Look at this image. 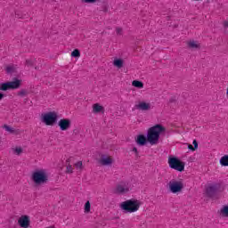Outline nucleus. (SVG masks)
Wrapping results in <instances>:
<instances>
[{
    "mask_svg": "<svg viewBox=\"0 0 228 228\" xmlns=\"http://www.w3.org/2000/svg\"><path fill=\"white\" fill-rule=\"evenodd\" d=\"M167 133V127L161 124H156L151 126L147 131V135L139 134L135 138V142L143 147L149 142L150 145H158L159 143V137Z\"/></svg>",
    "mask_w": 228,
    "mask_h": 228,
    "instance_id": "obj_1",
    "label": "nucleus"
},
{
    "mask_svg": "<svg viewBox=\"0 0 228 228\" xmlns=\"http://www.w3.org/2000/svg\"><path fill=\"white\" fill-rule=\"evenodd\" d=\"M17 70V67H15L14 65H8L5 67V71L7 72V74H13V72H15Z\"/></svg>",
    "mask_w": 228,
    "mask_h": 228,
    "instance_id": "obj_20",
    "label": "nucleus"
},
{
    "mask_svg": "<svg viewBox=\"0 0 228 228\" xmlns=\"http://www.w3.org/2000/svg\"><path fill=\"white\" fill-rule=\"evenodd\" d=\"M187 45L190 49H200V43H199V41H195V40H189L187 42Z\"/></svg>",
    "mask_w": 228,
    "mask_h": 228,
    "instance_id": "obj_15",
    "label": "nucleus"
},
{
    "mask_svg": "<svg viewBox=\"0 0 228 228\" xmlns=\"http://www.w3.org/2000/svg\"><path fill=\"white\" fill-rule=\"evenodd\" d=\"M192 145H194V149L197 151V149H199V142H197V140H194L192 142Z\"/></svg>",
    "mask_w": 228,
    "mask_h": 228,
    "instance_id": "obj_29",
    "label": "nucleus"
},
{
    "mask_svg": "<svg viewBox=\"0 0 228 228\" xmlns=\"http://www.w3.org/2000/svg\"><path fill=\"white\" fill-rule=\"evenodd\" d=\"M169 168L176 170V172H184V162L175 157H169L167 159Z\"/></svg>",
    "mask_w": 228,
    "mask_h": 228,
    "instance_id": "obj_6",
    "label": "nucleus"
},
{
    "mask_svg": "<svg viewBox=\"0 0 228 228\" xmlns=\"http://www.w3.org/2000/svg\"><path fill=\"white\" fill-rule=\"evenodd\" d=\"M132 86H134V88H143V82L139 80H134L132 82Z\"/></svg>",
    "mask_w": 228,
    "mask_h": 228,
    "instance_id": "obj_22",
    "label": "nucleus"
},
{
    "mask_svg": "<svg viewBox=\"0 0 228 228\" xmlns=\"http://www.w3.org/2000/svg\"><path fill=\"white\" fill-rule=\"evenodd\" d=\"M167 188L173 195H179L184 190V181L183 179H172L167 183Z\"/></svg>",
    "mask_w": 228,
    "mask_h": 228,
    "instance_id": "obj_4",
    "label": "nucleus"
},
{
    "mask_svg": "<svg viewBox=\"0 0 228 228\" xmlns=\"http://www.w3.org/2000/svg\"><path fill=\"white\" fill-rule=\"evenodd\" d=\"M112 65L116 69H124V66L126 65V61L123 58L115 57L112 61Z\"/></svg>",
    "mask_w": 228,
    "mask_h": 228,
    "instance_id": "obj_12",
    "label": "nucleus"
},
{
    "mask_svg": "<svg viewBox=\"0 0 228 228\" xmlns=\"http://www.w3.org/2000/svg\"><path fill=\"white\" fill-rule=\"evenodd\" d=\"M98 163L102 165V167H111V165H113V158L108 155H102Z\"/></svg>",
    "mask_w": 228,
    "mask_h": 228,
    "instance_id": "obj_11",
    "label": "nucleus"
},
{
    "mask_svg": "<svg viewBox=\"0 0 228 228\" xmlns=\"http://www.w3.org/2000/svg\"><path fill=\"white\" fill-rule=\"evenodd\" d=\"M132 152H134L135 156H138V148L137 147L132 148Z\"/></svg>",
    "mask_w": 228,
    "mask_h": 228,
    "instance_id": "obj_30",
    "label": "nucleus"
},
{
    "mask_svg": "<svg viewBox=\"0 0 228 228\" xmlns=\"http://www.w3.org/2000/svg\"><path fill=\"white\" fill-rule=\"evenodd\" d=\"M218 215L221 218H228V204L224 205L219 210Z\"/></svg>",
    "mask_w": 228,
    "mask_h": 228,
    "instance_id": "obj_14",
    "label": "nucleus"
},
{
    "mask_svg": "<svg viewBox=\"0 0 228 228\" xmlns=\"http://www.w3.org/2000/svg\"><path fill=\"white\" fill-rule=\"evenodd\" d=\"M207 194L208 195V197H211L213 195V193H215L216 191V185L215 184H211V185H208L207 187Z\"/></svg>",
    "mask_w": 228,
    "mask_h": 228,
    "instance_id": "obj_17",
    "label": "nucleus"
},
{
    "mask_svg": "<svg viewBox=\"0 0 228 228\" xmlns=\"http://www.w3.org/2000/svg\"><path fill=\"white\" fill-rule=\"evenodd\" d=\"M58 112L55 110L44 112L40 116V120L45 126H54L58 122Z\"/></svg>",
    "mask_w": 228,
    "mask_h": 228,
    "instance_id": "obj_5",
    "label": "nucleus"
},
{
    "mask_svg": "<svg viewBox=\"0 0 228 228\" xmlns=\"http://www.w3.org/2000/svg\"><path fill=\"white\" fill-rule=\"evenodd\" d=\"M17 224L20 228H29L31 227V216L23 214L17 218Z\"/></svg>",
    "mask_w": 228,
    "mask_h": 228,
    "instance_id": "obj_8",
    "label": "nucleus"
},
{
    "mask_svg": "<svg viewBox=\"0 0 228 228\" xmlns=\"http://www.w3.org/2000/svg\"><path fill=\"white\" fill-rule=\"evenodd\" d=\"M142 206V201L137 199L126 200L120 203L119 208L123 213H136Z\"/></svg>",
    "mask_w": 228,
    "mask_h": 228,
    "instance_id": "obj_3",
    "label": "nucleus"
},
{
    "mask_svg": "<svg viewBox=\"0 0 228 228\" xmlns=\"http://www.w3.org/2000/svg\"><path fill=\"white\" fill-rule=\"evenodd\" d=\"M81 57V52H79L78 49H75L71 52V58H80Z\"/></svg>",
    "mask_w": 228,
    "mask_h": 228,
    "instance_id": "obj_24",
    "label": "nucleus"
},
{
    "mask_svg": "<svg viewBox=\"0 0 228 228\" xmlns=\"http://www.w3.org/2000/svg\"><path fill=\"white\" fill-rule=\"evenodd\" d=\"M4 99V94L0 93V101H3Z\"/></svg>",
    "mask_w": 228,
    "mask_h": 228,
    "instance_id": "obj_32",
    "label": "nucleus"
},
{
    "mask_svg": "<svg viewBox=\"0 0 228 228\" xmlns=\"http://www.w3.org/2000/svg\"><path fill=\"white\" fill-rule=\"evenodd\" d=\"M90 209H92V204H90V201H86L84 205V213H90Z\"/></svg>",
    "mask_w": 228,
    "mask_h": 228,
    "instance_id": "obj_23",
    "label": "nucleus"
},
{
    "mask_svg": "<svg viewBox=\"0 0 228 228\" xmlns=\"http://www.w3.org/2000/svg\"><path fill=\"white\" fill-rule=\"evenodd\" d=\"M12 152L15 156H20V154H22V152H24V150L20 146H15L13 148H12Z\"/></svg>",
    "mask_w": 228,
    "mask_h": 228,
    "instance_id": "obj_18",
    "label": "nucleus"
},
{
    "mask_svg": "<svg viewBox=\"0 0 228 228\" xmlns=\"http://www.w3.org/2000/svg\"><path fill=\"white\" fill-rule=\"evenodd\" d=\"M27 65H30L29 61H27Z\"/></svg>",
    "mask_w": 228,
    "mask_h": 228,
    "instance_id": "obj_33",
    "label": "nucleus"
},
{
    "mask_svg": "<svg viewBox=\"0 0 228 228\" xmlns=\"http://www.w3.org/2000/svg\"><path fill=\"white\" fill-rule=\"evenodd\" d=\"M74 167L79 172H82L83 168H85V166H83V161H81V160L75 162Z\"/></svg>",
    "mask_w": 228,
    "mask_h": 228,
    "instance_id": "obj_21",
    "label": "nucleus"
},
{
    "mask_svg": "<svg viewBox=\"0 0 228 228\" xmlns=\"http://www.w3.org/2000/svg\"><path fill=\"white\" fill-rule=\"evenodd\" d=\"M3 127L5 131H7V133H12V134L15 133V129L8 125H4Z\"/></svg>",
    "mask_w": 228,
    "mask_h": 228,
    "instance_id": "obj_25",
    "label": "nucleus"
},
{
    "mask_svg": "<svg viewBox=\"0 0 228 228\" xmlns=\"http://www.w3.org/2000/svg\"><path fill=\"white\" fill-rule=\"evenodd\" d=\"M93 113H104V108L101 103L93 104Z\"/></svg>",
    "mask_w": 228,
    "mask_h": 228,
    "instance_id": "obj_16",
    "label": "nucleus"
},
{
    "mask_svg": "<svg viewBox=\"0 0 228 228\" xmlns=\"http://www.w3.org/2000/svg\"><path fill=\"white\" fill-rule=\"evenodd\" d=\"M58 126L61 131H69V129L72 126V120L69 118H61L58 121Z\"/></svg>",
    "mask_w": 228,
    "mask_h": 228,
    "instance_id": "obj_10",
    "label": "nucleus"
},
{
    "mask_svg": "<svg viewBox=\"0 0 228 228\" xmlns=\"http://www.w3.org/2000/svg\"><path fill=\"white\" fill-rule=\"evenodd\" d=\"M134 186L131 183H120L116 186L115 192L119 195H124V193H129V191H133Z\"/></svg>",
    "mask_w": 228,
    "mask_h": 228,
    "instance_id": "obj_9",
    "label": "nucleus"
},
{
    "mask_svg": "<svg viewBox=\"0 0 228 228\" xmlns=\"http://www.w3.org/2000/svg\"><path fill=\"white\" fill-rule=\"evenodd\" d=\"M99 0H81L82 3L87 4H94V3H97Z\"/></svg>",
    "mask_w": 228,
    "mask_h": 228,
    "instance_id": "obj_27",
    "label": "nucleus"
},
{
    "mask_svg": "<svg viewBox=\"0 0 228 228\" xmlns=\"http://www.w3.org/2000/svg\"><path fill=\"white\" fill-rule=\"evenodd\" d=\"M187 147H188V149H189L190 151H192V152L196 151L195 148L193 147V145H191V144H188Z\"/></svg>",
    "mask_w": 228,
    "mask_h": 228,
    "instance_id": "obj_31",
    "label": "nucleus"
},
{
    "mask_svg": "<svg viewBox=\"0 0 228 228\" xmlns=\"http://www.w3.org/2000/svg\"><path fill=\"white\" fill-rule=\"evenodd\" d=\"M136 109L141 110L142 111H149V110H151V104L149 102H140L136 105Z\"/></svg>",
    "mask_w": 228,
    "mask_h": 228,
    "instance_id": "obj_13",
    "label": "nucleus"
},
{
    "mask_svg": "<svg viewBox=\"0 0 228 228\" xmlns=\"http://www.w3.org/2000/svg\"><path fill=\"white\" fill-rule=\"evenodd\" d=\"M31 181L34 183V184H36V186H42V184H47V183L49 182V173H47V169H36L31 174Z\"/></svg>",
    "mask_w": 228,
    "mask_h": 228,
    "instance_id": "obj_2",
    "label": "nucleus"
},
{
    "mask_svg": "<svg viewBox=\"0 0 228 228\" xmlns=\"http://www.w3.org/2000/svg\"><path fill=\"white\" fill-rule=\"evenodd\" d=\"M22 81L20 79H15L11 82L0 83V90L2 92H6V90H17L20 88Z\"/></svg>",
    "mask_w": 228,
    "mask_h": 228,
    "instance_id": "obj_7",
    "label": "nucleus"
},
{
    "mask_svg": "<svg viewBox=\"0 0 228 228\" xmlns=\"http://www.w3.org/2000/svg\"><path fill=\"white\" fill-rule=\"evenodd\" d=\"M219 164L221 165V167H228V155L221 157V159H219Z\"/></svg>",
    "mask_w": 228,
    "mask_h": 228,
    "instance_id": "obj_19",
    "label": "nucleus"
},
{
    "mask_svg": "<svg viewBox=\"0 0 228 228\" xmlns=\"http://www.w3.org/2000/svg\"><path fill=\"white\" fill-rule=\"evenodd\" d=\"M123 32H124V30L122 29V28H120V27L116 28V34L117 35H122Z\"/></svg>",
    "mask_w": 228,
    "mask_h": 228,
    "instance_id": "obj_28",
    "label": "nucleus"
},
{
    "mask_svg": "<svg viewBox=\"0 0 228 228\" xmlns=\"http://www.w3.org/2000/svg\"><path fill=\"white\" fill-rule=\"evenodd\" d=\"M66 174H74V167H72V165L68 164L66 166Z\"/></svg>",
    "mask_w": 228,
    "mask_h": 228,
    "instance_id": "obj_26",
    "label": "nucleus"
}]
</instances>
